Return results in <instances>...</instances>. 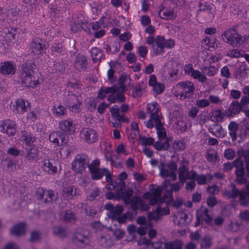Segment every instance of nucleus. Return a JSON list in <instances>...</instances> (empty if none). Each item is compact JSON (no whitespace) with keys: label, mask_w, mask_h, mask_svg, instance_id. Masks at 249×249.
<instances>
[{"label":"nucleus","mask_w":249,"mask_h":249,"mask_svg":"<svg viewBox=\"0 0 249 249\" xmlns=\"http://www.w3.org/2000/svg\"><path fill=\"white\" fill-rule=\"evenodd\" d=\"M41 167L43 171L48 174H55L57 171V167L53 165L49 160H44L42 161Z\"/></svg>","instance_id":"obj_30"},{"label":"nucleus","mask_w":249,"mask_h":249,"mask_svg":"<svg viewBox=\"0 0 249 249\" xmlns=\"http://www.w3.org/2000/svg\"><path fill=\"white\" fill-rule=\"evenodd\" d=\"M105 209L109 211V216L115 220L122 213L123 211V207L122 206L118 205L114 207L111 203H107L105 206Z\"/></svg>","instance_id":"obj_19"},{"label":"nucleus","mask_w":249,"mask_h":249,"mask_svg":"<svg viewBox=\"0 0 249 249\" xmlns=\"http://www.w3.org/2000/svg\"><path fill=\"white\" fill-rule=\"evenodd\" d=\"M213 178V176L211 175H208V176H205L204 175H196V176L195 178H196V180L198 184L203 185L207 182V179L209 180V181H210Z\"/></svg>","instance_id":"obj_49"},{"label":"nucleus","mask_w":249,"mask_h":249,"mask_svg":"<svg viewBox=\"0 0 249 249\" xmlns=\"http://www.w3.org/2000/svg\"><path fill=\"white\" fill-rule=\"evenodd\" d=\"M213 8L211 4H208L207 2L203 1L199 4V9L198 11H208L209 13H212Z\"/></svg>","instance_id":"obj_62"},{"label":"nucleus","mask_w":249,"mask_h":249,"mask_svg":"<svg viewBox=\"0 0 249 249\" xmlns=\"http://www.w3.org/2000/svg\"><path fill=\"white\" fill-rule=\"evenodd\" d=\"M69 232L68 229L64 227L56 226L53 228V234L60 237H66Z\"/></svg>","instance_id":"obj_39"},{"label":"nucleus","mask_w":249,"mask_h":249,"mask_svg":"<svg viewBox=\"0 0 249 249\" xmlns=\"http://www.w3.org/2000/svg\"><path fill=\"white\" fill-rule=\"evenodd\" d=\"M212 237L210 235H207L202 239L201 248L207 249L210 248L212 246Z\"/></svg>","instance_id":"obj_56"},{"label":"nucleus","mask_w":249,"mask_h":249,"mask_svg":"<svg viewBox=\"0 0 249 249\" xmlns=\"http://www.w3.org/2000/svg\"><path fill=\"white\" fill-rule=\"evenodd\" d=\"M90 52L92 59L94 62L100 60L103 55L101 50L96 47L92 48Z\"/></svg>","instance_id":"obj_44"},{"label":"nucleus","mask_w":249,"mask_h":249,"mask_svg":"<svg viewBox=\"0 0 249 249\" xmlns=\"http://www.w3.org/2000/svg\"><path fill=\"white\" fill-rule=\"evenodd\" d=\"M11 232L16 236L24 235L26 232L25 224L24 223H20L14 226L11 230Z\"/></svg>","instance_id":"obj_36"},{"label":"nucleus","mask_w":249,"mask_h":249,"mask_svg":"<svg viewBox=\"0 0 249 249\" xmlns=\"http://www.w3.org/2000/svg\"><path fill=\"white\" fill-rule=\"evenodd\" d=\"M241 223L236 221H231L225 225L226 230L231 232H236L240 230Z\"/></svg>","instance_id":"obj_38"},{"label":"nucleus","mask_w":249,"mask_h":249,"mask_svg":"<svg viewBox=\"0 0 249 249\" xmlns=\"http://www.w3.org/2000/svg\"><path fill=\"white\" fill-rule=\"evenodd\" d=\"M242 107L241 104L237 101H233L226 109V115L228 118H231L239 114Z\"/></svg>","instance_id":"obj_22"},{"label":"nucleus","mask_w":249,"mask_h":249,"mask_svg":"<svg viewBox=\"0 0 249 249\" xmlns=\"http://www.w3.org/2000/svg\"><path fill=\"white\" fill-rule=\"evenodd\" d=\"M129 110V107L126 104H122L120 107L115 105L110 108V112L112 116L116 121L112 123L113 126L119 128L121 126L120 122H126L127 118H125L124 114Z\"/></svg>","instance_id":"obj_5"},{"label":"nucleus","mask_w":249,"mask_h":249,"mask_svg":"<svg viewBox=\"0 0 249 249\" xmlns=\"http://www.w3.org/2000/svg\"><path fill=\"white\" fill-rule=\"evenodd\" d=\"M201 71L204 75L208 76H214L217 72L218 70L215 67H204L201 69Z\"/></svg>","instance_id":"obj_48"},{"label":"nucleus","mask_w":249,"mask_h":249,"mask_svg":"<svg viewBox=\"0 0 249 249\" xmlns=\"http://www.w3.org/2000/svg\"><path fill=\"white\" fill-rule=\"evenodd\" d=\"M170 213L169 209L168 207H165L161 209L160 207H157L156 210L152 212L148 213L147 217L150 221H157L164 215H168Z\"/></svg>","instance_id":"obj_18"},{"label":"nucleus","mask_w":249,"mask_h":249,"mask_svg":"<svg viewBox=\"0 0 249 249\" xmlns=\"http://www.w3.org/2000/svg\"><path fill=\"white\" fill-rule=\"evenodd\" d=\"M0 131L9 136H14L16 132V124L10 119L0 122Z\"/></svg>","instance_id":"obj_15"},{"label":"nucleus","mask_w":249,"mask_h":249,"mask_svg":"<svg viewBox=\"0 0 249 249\" xmlns=\"http://www.w3.org/2000/svg\"><path fill=\"white\" fill-rule=\"evenodd\" d=\"M165 41V39L163 36H159L156 38L155 43L157 48H154V51L157 54H161L164 53ZM153 47L154 48V45Z\"/></svg>","instance_id":"obj_31"},{"label":"nucleus","mask_w":249,"mask_h":249,"mask_svg":"<svg viewBox=\"0 0 249 249\" xmlns=\"http://www.w3.org/2000/svg\"><path fill=\"white\" fill-rule=\"evenodd\" d=\"M222 39L226 43L236 47L243 44L242 36L233 29L229 28L222 34Z\"/></svg>","instance_id":"obj_6"},{"label":"nucleus","mask_w":249,"mask_h":249,"mask_svg":"<svg viewBox=\"0 0 249 249\" xmlns=\"http://www.w3.org/2000/svg\"><path fill=\"white\" fill-rule=\"evenodd\" d=\"M37 198L43 200L44 203H53L57 199V196L52 190H46L43 189H38L37 191Z\"/></svg>","instance_id":"obj_12"},{"label":"nucleus","mask_w":249,"mask_h":249,"mask_svg":"<svg viewBox=\"0 0 249 249\" xmlns=\"http://www.w3.org/2000/svg\"><path fill=\"white\" fill-rule=\"evenodd\" d=\"M191 76L201 83L205 82L207 79L206 76L198 70H195L194 71H193Z\"/></svg>","instance_id":"obj_53"},{"label":"nucleus","mask_w":249,"mask_h":249,"mask_svg":"<svg viewBox=\"0 0 249 249\" xmlns=\"http://www.w3.org/2000/svg\"><path fill=\"white\" fill-rule=\"evenodd\" d=\"M147 113L150 114L149 119L144 122L145 126L148 128H152L154 126V123L163 120L160 111V105L156 102L149 103L146 106Z\"/></svg>","instance_id":"obj_4"},{"label":"nucleus","mask_w":249,"mask_h":249,"mask_svg":"<svg viewBox=\"0 0 249 249\" xmlns=\"http://www.w3.org/2000/svg\"><path fill=\"white\" fill-rule=\"evenodd\" d=\"M162 140H159L154 144V147L157 150H166L170 147L169 140H164L163 142Z\"/></svg>","instance_id":"obj_45"},{"label":"nucleus","mask_w":249,"mask_h":249,"mask_svg":"<svg viewBox=\"0 0 249 249\" xmlns=\"http://www.w3.org/2000/svg\"><path fill=\"white\" fill-rule=\"evenodd\" d=\"M84 23V21H82L81 20H79L78 19L77 20H75L71 24V29L72 32H74L80 31L83 28V25Z\"/></svg>","instance_id":"obj_54"},{"label":"nucleus","mask_w":249,"mask_h":249,"mask_svg":"<svg viewBox=\"0 0 249 249\" xmlns=\"http://www.w3.org/2000/svg\"><path fill=\"white\" fill-rule=\"evenodd\" d=\"M90 159L86 154H79L75 156L71 162V169L76 173H82L90 164Z\"/></svg>","instance_id":"obj_8"},{"label":"nucleus","mask_w":249,"mask_h":249,"mask_svg":"<svg viewBox=\"0 0 249 249\" xmlns=\"http://www.w3.org/2000/svg\"><path fill=\"white\" fill-rule=\"evenodd\" d=\"M113 87H102L98 92V97L100 99H104L106 94L110 93L112 92Z\"/></svg>","instance_id":"obj_58"},{"label":"nucleus","mask_w":249,"mask_h":249,"mask_svg":"<svg viewBox=\"0 0 249 249\" xmlns=\"http://www.w3.org/2000/svg\"><path fill=\"white\" fill-rule=\"evenodd\" d=\"M112 92H110V95L107 96V100L112 103L116 102L122 103L124 101L125 97L123 93L119 90L117 87H112Z\"/></svg>","instance_id":"obj_20"},{"label":"nucleus","mask_w":249,"mask_h":249,"mask_svg":"<svg viewBox=\"0 0 249 249\" xmlns=\"http://www.w3.org/2000/svg\"><path fill=\"white\" fill-rule=\"evenodd\" d=\"M87 65V60L85 56L82 54H78L76 56L74 67L77 70L80 71H85Z\"/></svg>","instance_id":"obj_27"},{"label":"nucleus","mask_w":249,"mask_h":249,"mask_svg":"<svg viewBox=\"0 0 249 249\" xmlns=\"http://www.w3.org/2000/svg\"><path fill=\"white\" fill-rule=\"evenodd\" d=\"M34 71L32 66L23 65L20 73V78L24 86L34 88L39 84L38 78L34 75Z\"/></svg>","instance_id":"obj_2"},{"label":"nucleus","mask_w":249,"mask_h":249,"mask_svg":"<svg viewBox=\"0 0 249 249\" xmlns=\"http://www.w3.org/2000/svg\"><path fill=\"white\" fill-rule=\"evenodd\" d=\"M234 167L236 168L235 174L236 177L244 176L245 170L243 166V161L240 158H237L233 161Z\"/></svg>","instance_id":"obj_33"},{"label":"nucleus","mask_w":249,"mask_h":249,"mask_svg":"<svg viewBox=\"0 0 249 249\" xmlns=\"http://www.w3.org/2000/svg\"><path fill=\"white\" fill-rule=\"evenodd\" d=\"M82 102L81 100L77 102V103H74L68 107L70 111L73 112H79L82 109Z\"/></svg>","instance_id":"obj_60"},{"label":"nucleus","mask_w":249,"mask_h":249,"mask_svg":"<svg viewBox=\"0 0 249 249\" xmlns=\"http://www.w3.org/2000/svg\"><path fill=\"white\" fill-rule=\"evenodd\" d=\"M222 195L228 199H235L239 197L240 204L242 206H246L249 203V182L246 184V189L241 191L234 184L231 183L228 189L223 191Z\"/></svg>","instance_id":"obj_1"},{"label":"nucleus","mask_w":249,"mask_h":249,"mask_svg":"<svg viewBox=\"0 0 249 249\" xmlns=\"http://www.w3.org/2000/svg\"><path fill=\"white\" fill-rule=\"evenodd\" d=\"M60 218L67 222L74 221L76 219L75 214L71 210L63 212L60 216Z\"/></svg>","instance_id":"obj_41"},{"label":"nucleus","mask_w":249,"mask_h":249,"mask_svg":"<svg viewBox=\"0 0 249 249\" xmlns=\"http://www.w3.org/2000/svg\"><path fill=\"white\" fill-rule=\"evenodd\" d=\"M209 131L213 135L221 138L225 137L226 135V132L222 126L217 124H214L210 126Z\"/></svg>","instance_id":"obj_26"},{"label":"nucleus","mask_w":249,"mask_h":249,"mask_svg":"<svg viewBox=\"0 0 249 249\" xmlns=\"http://www.w3.org/2000/svg\"><path fill=\"white\" fill-rule=\"evenodd\" d=\"M48 47V44L44 40L40 38L34 39L30 44V49L32 53L41 54Z\"/></svg>","instance_id":"obj_13"},{"label":"nucleus","mask_w":249,"mask_h":249,"mask_svg":"<svg viewBox=\"0 0 249 249\" xmlns=\"http://www.w3.org/2000/svg\"><path fill=\"white\" fill-rule=\"evenodd\" d=\"M36 140V138L33 136V135L27 131H23L22 132V136L21 137V141L25 142L26 144L29 146H31Z\"/></svg>","instance_id":"obj_34"},{"label":"nucleus","mask_w":249,"mask_h":249,"mask_svg":"<svg viewBox=\"0 0 249 249\" xmlns=\"http://www.w3.org/2000/svg\"><path fill=\"white\" fill-rule=\"evenodd\" d=\"M142 199L139 196H135L130 200L129 204L133 211H136L141 204Z\"/></svg>","instance_id":"obj_52"},{"label":"nucleus","mask_w":249,"mask_h":249,"mask_svg":"<svg viewBox=\"0 0 249 249\" xmlns=\"http://www.w3.org/2000/svg\"><path fill=\"white\" fill-rule=\"evenodd\" d=\"M80 100V99L77 95L72 93L69 94L66 99L65 105L68 107L74 103H77V102Z\"/></svg>","instance_id":"obj_51"},{"label":"nucleus","mask_w":249,"mask_h":249,"mask_svg":"<svg viewBox=\"0 0 249 249\" xmlns=\"http://www.w3.org/2000/svg\"><path fill=\"white\" fill-rule=\"evenodd\" d=\"M197 221L196 226L200 225L201 222L205 221L207 224H210L212 221V217L209 214V211L205 207H201L196 212Z\"/></svg>","instance_id":"obj_17"},{"label":"nucleus","mask_w":249,"mask_h":249,"mask_svg":"<svg viewBox=\"0 0 249 249\" xmlns=\"http://www.w3.org/2000/svg\"><path fill=\"white\" fill-rule=\"evenodd\" d=\"M26 158L30 160H35L38 156V150L35 146H29L26 148Z\"/></svg>","instance_id":"obj_40"},{"label":"nucleus","mask_w":249,"mask_h":249,"mask_svg":"<svg viewBox=\"0 0 249 249\" xmlns=\"http://www.w3.org/2000/svg\"><path fill=\"white\" fill-rule=\"evenodd\" d=\"M15 63L12 61H5L0 64V73L3 75L14 74L16 71Z\"/></svg>","instance_id":"obj_21"},{"label":"nucleus","mask_w":249,"mask_h":249,"mask_svg":"<svg viewBox=\"0 0 249 249\" xmlns=\"http://www.w3.org/2000/svg\"><path fill=\"white\" fill-rule=\"evenodd\" d=\"M92 228L96 232L100 231L104 229V226L99 221H94L90 224Z\"/></svg>","instance_id":"obj_63"},{"label":"nucleus","mask_w":249,"mask_h":249,"mask_svg":"<svg viewBox=\"0 0 249 249\" xmlns=\"http://www.w3.org/2000/svg\"><path fill=\"white\" fill-rule=\"evenodd\" d=\"M76 194V189L71 185L64 187L62 191V195L66 200L72 199Z\"/></svg>","instance_id":"obj_28"},{"label":"nucleus","mask_w":249,"mask_h":249,"mask_svg":"<svg viewBox=\"0 0 249 249\" xmlns=\"http://www.w3.org/2000/svg\"><path fill=\"white\" fill-rule=\"evenodd\" d=\"M98 243L101 246L106 248L111 247L113 244V242L110 235L107 233H103L98 239Z\"/></svg>","instance_id":"obj_32"},{"label":"nucleus","mask_w":249,"mask_h":249,"mask_svg":"<svg viewBox=\"0 0 249 249\" xmlns=\"http://www.w3.org/2000/svg\"><path fill=\"white\" fill-rule=\"evenodd\" d=\"M159 15L161 18L167 20L173 19L176 18V14L173 10L166 8L161 10Z\"/></svg>","instance_id":"obj_37"},{"label":"nucleus","mask_w":249,"mask_h":249,"mask_svg":"<svg viewBox=\"0 0 249 249\" xmlns=\"http://www.w3.org/2000/svg\"><path fill=\"white\" fill-rule=\"evenodd\" d=\"M165 249H182V243L180 241L166 243L164 245Z\"/></svg>","instance_id":"obj_47"},{"label":"nucleus","mask_w":249,"mask_h":249,"mask_svg":"<svg viewBox=\"0 0 249 249\" xmlns=\"http://www.w3.org/2000/svg\"><path fill=\"white\" fill-rule=\"evenodd\" d=\"M195 87L190 81H186L177 84L175 91V95L180 100H185L192 97L194 93Z\"/></svg>","instance_id":"obj_3"},{"label":"nucleus","mask_w":249,"mask_h":249,"mask_svg":"<svg viewBox=\"0 0 249 249\" xmlns=\"http://www.w3.org/2000/svg\"><path fill=\"white\" fill-rule=\"evenodd\" d=\"M133 219V215L130 212H127L122 215H120L116 220L120 224H125L127 221H131Z\"/></svg>","instance_id":"obj_50"},{"label":"nucleus","mask_w":249,"mask_h":249,"mask_svg":"<svg viewBox=\"0 0 249 249\" xmlns=\"http://www.w3.org/2000/svg\"><path fill=\"white\" fill-rule=\"evenodd\" d=\"M59 127L63 132L69 134L73 133L75 130V127L72 122L69 120H65L61 121L59 124Z\"/></svg>","instance_id":"obj_25"},{"label":"nucleus","mask_w":249,"mask_h":249,"mask_svg":"<svg viewBox=\"0 0 249 249\" xmlns=\"http://www.w3.org/2000/svg\"><path fill=\"white\" fill-rule=\"evenodd\" d=\"M161 189L160 187L156 189L152 194L149 193L144 194V198H149V203L151 205H154L158 203H162L165 202V200L161 199Z\"/></svg>","instance_id":"obj_16"},{"label":"nucleus","mask_w":249,"mask_h":249,"mask_svg":"<svg viewBox=\"0 0 249 249\" xmlns=\"http://www.w3.org/2000/svg\"><path fill=\"white\" fill-rule=\"evenodd\" d=\"M159 169L160 175L162 177H169L172 181L177 179L176 171L177 169V165L175 162L172 161L168 164L161 162L159 165Z\"/></svg>","instance_id":"obj_9"},{"label":"nucleus","mask_w":249,"mask_h":249,"mask_svg":"<svg viewBox=\"0 0 249 249\" xmlns=\"http://www.w3.org/2000/svg\"><path fill=\"white\" fill-rule=\"evenodd\" d=\"M61 132L57 131L56 132H53L50 134L49 136V140L51 142H53L56 146L59 145V140L57 138L58 136H60Z\"/></svg>","instance_id":"obj_59"},{"label":"nucleus","mask_w":249,"mask_h":249,"mask_svg":"<svg viewBox=\"0 0 249 249\" xmlns=\"http://www.w3.org/2000/svg\"><path fill=\"white\" fill-rule=\"evenodd\" d=\"M14 107L18 113H23L27 112L30 107L29 103L22 99H18Z\"/></svg>","instance_id":"obj_23"},{"label":"nucleus","mask_w":249,"mask_h":249,"mask_svg":"<svg viewBox=\"0 0 249 249\" xmlns=\"http://www.w3.org/2000/svg\"><path fill=\"white\" fill-rule=\"evenodd\" d=\"M175 128L178 133H182L184 132L187 129V124L182 120H178L175 123Z\"/></svg>","instance_id":"obj_55"},{"label":"nucleus","mask_w":249,"mask_h":249,"mask_svg":"<svg viewBox=\"0 0 249 249\" xmlns=\"http://www.w3.org/2000/svg\"><path fill=\"white\" fill-rule=\"evenodd\" d=\"M157 130L158 137L160 140H168L166 129L164 127V122L162 120L154 123Z\"/></svg>","instance_id":"obj_24"},{"label":"nucleus","mask_w":249,"mask_h":249,"mask_svg":"<svg viewBox=\"0 0 249 249\" xmlns=\"http://www.w3.org/2000/svg\"><path fill=\"white\" fill-rule=\"evenodd\" d=\"M212 117L213 118L215 122L221 123L226 117V111L222 112L220 109L214 110L212 112Z\"/></svg>","instance_id":"obj_42"},{"label":"nucleus","mask_w":249,"mask_h":249,"mask_svg":"<svg viewBox=\"0 0 249 249\" xmlns=\"http://www.w3.org/2000/svg\"><path fill=\"white\" fill-rule=\"evenodd\" d=\"M133 194V191L128 189L124 191L123 194L124 201L126 205L129 204L130 200L132 199L131 196Z\"/></svg>","instance_id":"obj_61"},{"label":"nucleus","mask_w":249,"mask_h":249,"mask_svg":"<svg viewBox=\"0 0 249 249\" xmlns=\"http://www.w3.org/2000/svg\"><path fill=\"white\" fill-rule=\"evenodd\" d=\"M242 155L244 157V160L246 164L247 175L249 177V150L243 151Z\"/></svg>","instance_id":"obj_64"},{"label":"nucleus","mask_w":249,"mask_h":249,"mask_svg":"<svg viewBox=\"0 0 249 249\" xmlns=\"http://www.w3.org/2000/svg\"><path fill=\"white\" fill-rule=\"evenodd\" d=\"M202 43L208 46V50L210 51L220 46L219 41L215 37L206 36L203 39Z\"/></svg>","instance_id":"obj_29"},{"label":"nucleus","mask_w":249,"mask_h":249,"mask_svg":"<svg viewBox=\"0 0 249 249\" xmlns=\"http://www.w3.org/2000/svg\"><path fill=\"white\" fill-rule=\"evenodd\" d=\"M188 162L183 160V163L178 168V178L183 183L186 179H194L196 176V173L194 171H189L186 164Z\"/></svg>","instance_id":"obj_11"},{"label":"nucleus","mask_w":249,"mask_h":249,"mask_svg":"<svg viewBox=\"0 0 249 249\" xmlns=\"http://www.w3.org/2000/svg\"><path fill=\"white\" fill-rule=\"evenodd\" d=\"M100 163L99 160L95 159L89 165V169L93 179L98 180L102 178L107 172L106 168H99Z\"/></svg>","instance_id":"obj_10"},{"label":"nucleus","mask_w":249,"mask_h":249,"mask_svg":"<svg viewBox=\"0 0 249 249\" xmlns=\"http://www.w3.org/2000/svg\"><path fill=\"white\" fill-rule=\"evenodd\" d=\"M238 124L234 121H231L228 125L229 135L233 141L237 139V132L238 130Z\"/></svg>","instance_id":"obj_35"},{"label":"nucleus","mask_w":249,"mask_h":249,"mask_svg":"<svg viewBox=\"0 0 249 249\" xmlns=\"http://www.w3.org/2000/svg\"><path fill=\"white\" fill-rule=\"evenodd\" d=\"M186 147V145L183 140H176L173 142V148L176 151H183Z\"/></svg>","instance_id":"obj_57"},{"label":"nucleus","mask_w":249,"mask_h":249,"mask_svg":"<svg viewBox=\"0 0 249 249\" xmlns=\"http://www.w3.org/2000/svg\"><path fill=\"white\" fill-rule=\"evenodd\" d=\"M73 243L77 247L84 248L89 243V231L82 228L77 229L72 237Z\"/></svg>","instance_id":"obj_7"},{"label":"nucleus","mask_w":249,"mask_h":249,"mask_svg":"<svg viewBox=\"0 0 249 249\" xmlns=\"http://www.w3.org/2000/svg\"><path fill=\"white\" fill-rule=\"evenodd\" d=\"M81 138L88 143H93L97 141L98 135L94 129L84 128L80 133Z\"/></svg>","instance_id":"obj_14"},{"label":"nucleus","mask_w":249,"mask_h":249,"mask_svg":"<svg viewBox=\"0 0 249 249\" xmlns=\"http://www.w3.org/2000/svg\"><path fill=\"white\" fill-rule=\"evenodd\" d=\"M146 87V84L143 82L140 83L136 86L132 91L133 95L134 97H140Z\"/></svg>","instance_id":"obj_43"},{"label":"nucleus","mask_w":249,"mask_h":249,"mask_svg":"<svg viewBox=\"0 0 249 249\" xmlns=\"http://www.w3.org/2000/svg\"><path fill=\"white\" fill-rule=\"evenodd\" d=\"M235 75L236 78L240 80L243 79L247 77V70L244 65H241L236 69Z\"/></svg>","instance_id":"obj_46"}]
</instances>
